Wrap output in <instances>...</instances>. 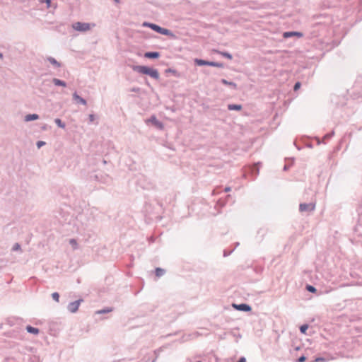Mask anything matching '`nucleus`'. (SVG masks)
Listing matches in <instances>:
<instances>
[{
  "instance_id": "obj_1",
  "label": "nucleus",
  "mask_w": 362,
  "mask_h": 362,
  "mask_svg": "<svg viewBox=\"0 0 362 362\" xmlns=\"http://www.w3.org/2000/svg\"><path fill=\"white\" fill-rule=\"evenodd\" d=\"M132 69L139 74L149 76L154 79H158V71L152 67L144 65H134Z\"/></svg>"
},
{
  "instance_id": "obj_2",
  "label": "nucleus",
  "mask_w": 362,
  "mask_h": 362,
  "mask_svg": "<svg viewBox=\"0 0 362 362\" xmlns=\"http://www.w3.org/2000/svg\"><path fill=\"white\" fill-rule=\"evenodd\" d=\"M88 179L100 183L107 184L111 181L110 177L103 172L94 173L89 175Z\"/></svg>"
},
{
  "instance_id": "obj_3",
  "label": "nucleus",
  "mask_w": 362,
  "mask_h": 362,
  "mask_svg": "<svg viewBox=\"0 0 362 362\" xmlns=\"http://www.w3.org/2000/svg\"><path fill=\"white\" fill-rule=\"evenodd\" d=\"M72 28L76 31L86 32L90 29V25L88 23L78 21L72 24Z\"/></svg>"
},
{
  "instance_id": "obj_4",
  "label": "nucleus",
  "mask_w": 362,
  "mask_h": 362,
  "mask_svg": "<svg viewBox=\"0 0 362 362\" xmlns=\"http://www.w3.org/2000/svg\"><path fill=\"white\" fill-rule=\"evenodd\" d=\"M83 301V299L82 298H80V299H78L75 301H73V302H71L68 304L67 305V310L71 313H75L78 311V308H79V305L81 303V302Z\"/></svg>"
},
{
  "instance_id": "obj_5",
  "label": "nucleus",
  "mask_w": 362,
  "mask_h": 362,
  "mask_svg": "<svg viewBox=\"0 0 362 362\" xmlns=\"http://www.w3.org/2000/svg\"><path fill=\"white\" fill-rule=\"evenodd\" d=\"M315 209V204L310 203H301L299 205V211L300 212H311Z\"/></svg>"
},
{
  "instance_id": "obj_6",
  "label": "nucleus",
  "mask_w": 362,
  "mask_h": 362,
  "mask_svg": "<svg viewBox=\"0 0 362 362\" xmlns=\"http://www.w3.org/2000/svg\"><path fill=\"white\" fill-rule=\"evenodd\" d=\"M233 306L239 311L243 312H250L252 310V308L250 305L246 303H241V304H233Z\"/></svg>"
},
{
  "instance_id": "obj_7",
  "label": "nucleus",
  "mask_w": 362,
  "mask_h": 362,
  "mask_svg": "<svg viewBox=\"0 0 362 362\" xmlns=\"http://www.w3.org/2000/svg\"><path fill=\"white\" fill-rule=\"evenodd\" d=\"M147 125L152 124L155 127L158 128V119L156 115H152L149 118L145 120Z\"/></svg>"
},
{
  "instance_id": "obj_8",
  "label": "nucleus",
  "mask_w": 362,
  "mask_h": 362,
  "mask_svg": "<svg viewBox=\"0 0 362 362\" xmlns=\"http://www.w3.org/2000/svg\"><path fill=\"white\" fill-rule=\"evenodd\" d=\"M296 36L298 37H302L303 36V33L297 32V31H288V32H284L283 33V37L284 38H288L291 37Z\"/></svg>"
},
{
  "instance_id": "obj_9",
  "label": "nucleus",
  "mask_w": 362,
  "mask_h": 362,
  "mask_svg": "<svg viewBox=\"0 0 362 362\" xmlns=\"http://www.w3.org/2000/svg\"><path fill=\"white\" fill-rule=\"evenodd\" d=\"M160 34L168 35L170 39L176 38V35L171 30L161 27H160Z\"/></svg>"
},
{
  "instance_id": "obj_10",
  "label": "nucleus",
  "mask_w": 362,
  "mask_h": 362,
  "mask_svg": "<svg viewBox=\"0 0 362 362\" xmlns=\"http://www.w3.org/2000/svg\"><path fill=\"white\" fill-rule=\"evenodd\" d=\"M73 99L76 101V103L86 105L87 104V101L78 95L76 92L73 93Z\"/></svg>"
},
{
  "instance_id": "obj_11",
  "label": "nucleus",
  "mask_w": 362,
  "mask_h": 362,
  "mask_svg": "<svg viewBox=\"0 0 362 362\" xmlns=\"http://www.w3.org/2000/svg\"><path fill=\"white\" fill-rule=\"evenodd\" d=\"M142 26L150 28L151 29L154 30L156 33H158V24L145 21L142 23Z\"/></svg>"
},
{
  "instance_id": "obj_12",
  "label": "nucleus",
  "mask_w": 362,
  "mask_h": 362,
  "mask_svg": "<svg viewBox=\"0 0 362 362\" xmlns=\"http://www.w3.org/2000/svg\"><path fill=\"white\" fill-rule=\"evenodd\" d=\"M144 57L147 59H158V51L146 52L144 53Z\"/></svg>"
},
{
  "instance_id": "obj_13",
  "label": "nucleus",
  "mask_w": 362,
  "mask_h": 362,
  "mask_svg": "<svg viewBox=\"0 0 362 362\" xmlns=\"http://www.w3.org/2000/svg\"><path fill=\"white\" fill-rule=\"evenodd\" d=\"M26 331L32 334L37 335L40 333V329L37 327H34L31 325H27L25 327Z\"/></svg>"
},
{
  "instance_id": "obj_14",
  "label": "nucleus",
  "mask_w": 362,
  "mask_h": 362,
  "mask_svg": "<svg viewBox=\"0 0 362 362\" xmlns=\"http://www.w3.org/2000/svg\"><path fill=\"white\" fill-rule=\"evenodd\" d=\"M39 115L37 114H28L25 116L24 120L25 122H31L39 119Z\"/></svg>"
},
{
  "instance_id": "obj_15",
  "label": "nucleus",
  "mask_w": 362,
  "mask_h": 362,
  "mask_svg": "<svg viewBox=\"0 0 362 362\" xmlns=\"http://www.w3.org/2000/svg\"><path fill=\"white\" fill-rule=\"evenodd\" d=\"M47 60L52 64L54 67L59 68L62 66V64L57 61L54 57H48L47 58Z\"/></svg>"
},
{
  "instance_id": "obj_16",
  "label": "nucleus",
  "mask_w": 362,
  "mask_h": 362,
  "mask_svg": "<svg viewBox=\"0 0 362 362\" xmlns=\"http://www.w3.org/2000/svg\"><path fill=\"white\" fill-rule=\"evenodd\" d=\"M52 82L57 86H62V87L66 86V83L64 81H62V80L57 78H54L52 79Z\"/></svg>"
},
{
  "instance_id": "obj_17",
  "label": "nucleus",
  "mask_w": 362,
  "mask_h": 362,
  "mask_svg": "<svg viewBox=\"0 0 362 362\" xmlns=\"http://www.w3.org/2000/svg\"><path fill=\"white\" fill-rule=\"evenodd\" d=\"M209 62L201 59H195L194 63L198 66H209Z\"/></svg>"
},
{
  "instance_id": "obj_18",
  "label": "nucleus",
  "mask_w": 362,
  "mask_h": 362,
  "mask_svg": "<svg viewBox=\"0 0 362 362\" xmlns=\"http://www.w3.org/2000/svg\"><path fill=\"white\" fill-rule=\"evenodd\" d=\"M221 83L224 84V85H227V86H230L233 89H236L237 88V84L234 82H232V81H227L226 79H221Z\"/></svg>"
},
{
  "instance_id": "obj_19",
  "label": "nucleus",
  "mask_w": 362,
  "mask_h": 362,
  "mask_svg": "<svg viewBox=\"0 0 362 362\" xmlns=\"http://www.w3.org/2000/svg\"><path fill=\"white\" fill-rule=\"evenodd\" d=\"M228 109L229 110L239 111V110H242V105L240 104H229L228 105Z\"/></svg>"
},
{
  "instance_id": "obj_20",
  "label": "nucleus",
  "mask_w": 362,
  "mask_h": 362,
  "mask_svg": "<svg viewBox=\"0 0 362 362\" xmlns=\"http://www.w3.org/2000/svg\"><path fill=\"white\" fill-rule=\"evenodd\" d=\"M113 310L112 308H110V307H106L103 309H101V310H97L95 312V314H99V315H102V314H106V313H110L112 312Z\"/></svg>"
},
{
  "instance_id": "obj_21",
  "label": "nucleus",
  "mask_w": 362,
  "mask_h": 362,
  "mask_svg": "<svg viewBox=\"0 0 362 362\" xmlns=\"http://www.w3.org/2000/svg\"><path fill=\"white\" fill-rule=\"evenodd\" d=\"M54 122L59 128L64 129L66 127V124L59 118H55Z\"/></svg>"
},
{
  "instance_id": "obj_22",
  "label": "nucleus",
  "mask_w": 362,
  "mask_h": 362,
  "mask_svg": "<svg viewBox=\"0 0 362 362\" xmlns=\"http://www.w3.org/2000/svg\"><path fill=\"white\" fill-rule=\"evenodd\" d=\"M215 52L228 59H232V58H233L232 54L229 52H221V51H215Z\"/></svg>"
},
{
  "instance_id": "obj_23",
  "label": "nucleus",
  "mask_w": 362,
  "mask_h": 362,
  "mask_svg": "<svg viewBox=\"0 0 362 362\" xmlns=\"http://www.w3.org/2000/svg\"><path fill=\"white\" fill-rule=\"evenodd\" d=\"M209 66H214V67H218V68H223V64L221 62H209Z\"/></svg>"
},
{
  "instance_id": "obj_24",
  "label": "nucleus",
  "mask_w": 362,
  "mask_h": 362,
  "mask_svg": "<svg viewBox=\"0 0 362 362\" xmlns=\"http://www.w3.org/2000/svg\"><path fill=\"white\" fill-rule=\"evenodd\" d=\"M59 297H60V296H59V293L58 292H54V293H52V298L56 302H59Z\"/></svg>"
},
{
  "instance_id": "obj_25",
  "label": "nucleus",
  "mask_w": 362,
  "mask_h": 362,
  "mask_svg": "<svg viewBox=\"0 0 362 362\" xmlns=\"http://www.w3.org/2000/svg\"><path fill=\"white\" fill-rule=\"evenodd\" d=\"M334 135V131H332L331 132H329V133H328V134H326L323 136V140H324V139H329L332 138Z\"/></svg>"
},
{
  "instance_id": "obj_26",
  "label": "nucleus",
  "mask_w": 362,
  "mask_h": 362,
  "mask_svg": "<svg viewBox=\"0 0 362 362\" xmlns=\"http://www.w3.org/2000/svg\"><path fill=\"white\" fill-rule=\"evenodd\" d=\"M13 251L21 250V245L18 243H15L12 247Z\"/></svg>"
},
{
  "instance_id": "obj_27",
  "label": "nucleus",
  "mask_w": 362,
  "mask_h": 362,
  "mask_svg": "<svg viewBox=\"0 0 362 362\" xmlns=\"http://www.w3.org/2000/svg\"><path fill=\"white\" fill-rule=\"evenodd\" d=\"M306 289L310 293H315L317 291L316 288L311 285H308L306 286Z\"/></svg>"
},
{
  "instance_id": "obj_28",
  "label": "nucleus",
  "mask_w": 362,
  "mask_h": 362,
  "mask_svg": "<svg viewBox=\"0 0 362 362\" xmlns=\"http://www.w3.org/2000/svg\"><path fill=\"white\" fill-rule=\"evenodd\" d=\"M308 325H303L300 327V331L301 333H305V332L308 329Z\"/></svg>"
},
{
  "instance_id": "obj_29",
  "label": "nucleus",
  "mask_w": 362,
  "mask_h": 362,
  "mask_svg": "<svg viewBox=\"0 0 362 362\" xmlns=\"http://www.w3.org/2000/svg\"><path fill=\"white\" fill-rule=\"evenodd\" d=\"M45 144H46V142L43 141H38L36 143V146H37V148H40L41 147H42Z\"/></svg>"
},
{
  "instance_id": "obj_30",
  "label": "nucleus",
  "mask_w": 362,
  "mask_h": 362,
  "mask_svg": "<svg viewBox=\"0 0 362 362\" xmlns=\"http://www.w3.org/2000/svg\"><path fill=\"white\" fill-rule=\"evenodd\" d=\"M166 72H170V73H173L175 76L177 77H179L180 76V74H178L175 70L174 69H166L165 71Z\"/></svg>"
},
{
  "instance_id": "obj_31",
  "label": "nucleus",
  "mask_w": 362,
  "mask_h": 362,
  "mask_svg": "<svg viewBox=\"0 0 362 362\" xmlns=\"http://www.w3.org/2000/svg\"><path fill=\"white\" fill-rule=\"evenodd\" d=\"M42 3H45L47 8H49L52 6V0H41Z\"/></svg>"
},
{
  "instance_id": "obj_32",
  "label": "nucleus",
  "mask_w": 362,
  "mask_h": 362,
  "mask_svg": "<svg viewBox=\"0 0 362 362\" xmlns=\"http://www.w3.org/2000/svg\"><path fill=\"white\" fill-rule=\"evenodd\" d=\"M89 122H93L95 119V115L93 114H90L88 115Z\"/></svg>"
},
{
  "instance_id": "obj_33",
  "label": "nucleus",
  "mask_w": 362,
  "mask_h": 362,
  "mask_svg": "<svg viewBox=\"0 0 362 362\" xmlns=\"http://www.w3.org/2000/svg\"><path fill=\"white\" fill-rule=\"evenodd\" d=\"M300 86H301V83L300 82H296L293 87L294 90H298L300 88Z\"/></svg>"
},
{
  "instance_id": "obj_34",
  "label": "nucleus",
  "mask_w": 362,
  "mask_h": 362,
  "mask_svg": "<svg viewBox=\"0 0 362 362\" xmlns=\"http://www.w3.org/2000/svg\"><path fill=\"white\" fill-rule=\"evenodd\" d=\"M326 361V359L322 357H317L315 359V362H322V361Z\"/></svg>"
},
{
  "instance_id": "obj_35",
  "label": "nucleus",
  "mask_w": 362,
  "mask_h": 362,
  "mask_svg": "<svg viewBox=\"0 0 362 362\" xmlns=\"http://www.w3.org/2000/svg\"><path fill=\"white\" fill-rule=\"evenodd\" d=\"M306 360V357L305 356H301L298 358V362H304Z\"/></svg>"
},
{
  "instance_id": "obj_36",
  "label": "nucleus",
  "mask_w": 362,
  "mask_h": 362,
  "mask_svg": "<svg viewBox=\"0 0 362 362\" xmlns=\"http://www.w3.org/2000/svg\"><path fill=\"white\" fill-rule=\"evenodd\" d=\"M152 273L155 274L156 277H158V267H155L154 270L152 271Z\"/></svg>"
},
{
  "instance_id": "obj_37",
  "label": "nucleus",
  "mask_w": 362,
  "mask_h": 362,
  "mask_svg": "<svg viewBox=\"0 0 362 362\" xmlns=\"http://www.w3.org/2000/svg\"><path fill=\"white\" fill-rule=\"evenodd\" d=\"M233 252V250L229 251V252H227L226 250H224L223 252V256L224 257H228V255H230L232 252Z\"/></svg>"
},
{
  "instance_id": "obj_38",
  "label": "nucleus",
  "mask_w": 362,
  "mask_h": 362,
  "mask_svg": "<svg viewBox=\"0 0 362 362\" xmlns=\"http://www.w3.org/2000/svg\"><path fill=\"white\" fill-rule=\"evenodd\" d=\"M41 129H42V131H46V130H47V129H48V125H47V124H43V125L41 127Z\"/></svg>"
},
{
  "instance_id": "obj_39",
  "label": "nucleus",
  "mask_w": 362,
  "mask_h": 362,
  "mask_svg": "<svg viewBox=\"0 0 362 362\" xmlns=\"http://www.w3.org/2000/svg\"><path fill=\"white\" fill-rule=\"evenodd\" d=\"M238 362H246V358L243 356V357L240 358V359L238 361Z\"/></svg>"
},
{
  "instance_id": "obj_40",
  "label": "nucleus",
  "mask_w": 362,
  "mask_h": 362,
  "mask_svg": "<svg viewBox=\"0 0 362 362\" xmlns=\"http://www.w3.org/2000/svg\"><path fill=\"white\" fill-rule=\"evenodd\" d=\"M70 243L71 245H76L77 244L76 240L75 239H71L70 240Z\"/></svg>"
},
{
  "instance_id": "obj_41",
  "label": "nucleus",
  "mask_w": 362,
  "mask_h": 362,
  "mask_svg": "<svg viewBox=\"0 0 362 362\" xmlns=\"http://www.w3.org/2000/svg\"><path fill=\"white\" fill-rule=\"evenodd\" d=\"M165 271L163 269L160 268V276L165 274Z\"/></svg>"
},
{
  "instance_id": "obj_42",
  "label": "nucleus",
  "mask_w": 362,
  "mask_h": 362,
  "mask_svg": "<svg viewBox=\"0 0 362 362\" xmlns=\"http://www.w3.org/2000/svg\"><path fill=\"white\" fill-rule=\"evenodd\" d=\"M224 191H225L226 192H228L230 191V187H226L224 189Z\"/></svg>"
},
{
  "instance_id": "obj_43",
  "label": "nucleus",
  "mask_w": 362,
  "mask_h": 362,
  "mask_svg": "<svg viewBox=\"0 0 362 362\" xmlns=\"http://www.w3.org/2000/svg\"><path fill=\"white\" fill-rule=\"evenodd\" d=\"M154 240H155V238H154V237H153V236H151V237H150V238H149V241H150L151 243L154 242Z\"/></svg>"
},
{
  "instance_id": "obj_44",
  "label": "nucleus",
  "mask_w": 362,
  "mask_h": 362,
  "mask_svg": "<svg viewBox=\"0 0 362 362\" xmlns=\"http://www.w3.org/2000/svg\"><path fill=\"white\" fill-rule=\"evenodd\" d=\"M157 356L154 357L151 362H156Z\"/></svg>"
},
{
  "instance_id": "obj_45",
  "label": "nucleus",
  "mask_w": 362,
  "mask_h": 362,
  "mask_svg": "<svg viewBox=\"0 0 362 362\" xmlns=\"http://www.w3.org/2000/svg\"><path fill=\"white\" fill-rule=\"evenodd\" d=\"M3 58H4V55L1 52H0V59H3Z\"/></svg>"
},
{
  "instance_id": "obj_46",
  "label": "nucleus",
  "mask_w": 362,
  "mask_h": 362,
  "mask_svg": "<svg viewBox=\"0 0 362 362\" xmlns=\"http://www.w3.org/2000/svg\"><path fill=\"white\" fill-rule=\"evenodd\" d=\"M159 127H160V129H161L163 128V124L161 122H160Z\"/></svg>"
},
{
  "instance_id": "obj_47",
  "label": "nucleus",
  "mask_w": 362,
  "mask_h": 362,
  "mask_svg": "<svg viewBox=\"0 0 362 362\" xmlns=\"http://www.w3.org/2000/svg\"><path fill=\"white\" fill-rule=\"evenodd\" d=\"M321 143H324V142H323V141H320V140H318V141H317V144H320Z\"/></svg>"
},
{
  "instance_id": "obj_48",
  "label": "nucleus",
  "mask_w": 362,
  "mask_h": 362,
  "mask_svg": "<svg viewBox=\"0 0 362 362\" xmlns=\"http://www.w3.org/2000/svg\"><path fill=\"white\" fill-rule=\"evenodd\" d=\"M287 169H288L287 165H285V166H284V170H286Z\"/></svg>"
},
{
  "instance_id": "obj_49",
  "label": "nucleus",
  "mask_w": 362,
  "mask_h": 362,
  "mask_svg": "<svg viewBox=\"0 0 362 362\" xmlns=\"http://www.w3.org/2000/svg\"><path fill=\"white\" fill-rule=\"evenodd\" d=\"M115 3H119L120 0H114Z\"/></svg>"
},
{
  "instance_id": "obj_50",
  "label": "nucleus",
  "mask_w": 362,
  "mask_h": 362,
  "mask_svg": "<svg viewBox=\"0 0 362 362\" xmlns=\"http://www.w3.org/2000/svg\"><path fill=\"white\" fill-rule=\"evenodd\" d=\"M238 245H239V243L238 242L235 243V247H238Z\"/></svg>"
},
{
  "instance_id": "obj_51",
  "label": "nucleus",
  "mask_w": 362,
  "mask_h": 362,
  "mask_svg": "<svg viewBox=\"0 0 362 362\" xmlns=\"http://www.w3.org/2000/svg\"><path fill=\"white\" fill-rule=\"evenodd\" d=\"M9 361V359L8 358H6V362H8Z\"/></svg>"
},
{
  "instance_id": "obj_52",
  "label": "nucleus",
  "mask_w": 362,
  "mask_h": 362,
  "mask_svg": "<svg viewBox=\"0 0 362 362\" xmlns=\"http://www.w3.org/2000/svg\"><path fill=\"white\" fill-rule=\"evenodd\" d=\"M103 163H106V160H103Z\"/></svg>"
},
{
  "instance_id": "obj_53",
  "label": "nucleus",
  "mask_w": 362,
  "mask_h": 362,
  "mask_svg": "<svg viewBox=\"0 0 362 362\" xmlns=\"http://www.w3.org/2000/svg\"><path fill=\"white\" fill-rule=\"evenodd\" d=\"M197 362H202V361H197Z\"/></svg>"
}]
</instances>
